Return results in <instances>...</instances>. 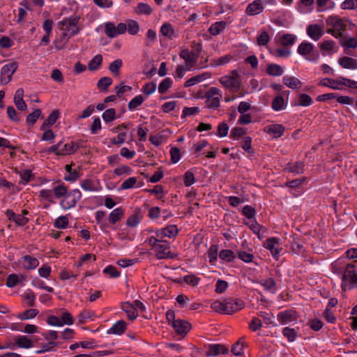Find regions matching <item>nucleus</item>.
<instances>
[{"instance_id": "obj_52", "label": "nucleus", "mask_w": 357, "mask_h": 357, "mask_svg": "<svg viewBox=\"0 0 357 357\" xmlns=\"http://www.w3.org/2000/svg\"><path fill=\"white\" fill-rule=\"evenodd\" d=\"M172 80L169 77L164 79L158 86V91L160 93H165L172 86Z\"/></svg>"}, {"instance_id": "obj_25", "label": "nucleus", "mask_w": 357, "mask_h": 357, "mask_svg": "<svg viewBox=\"0 0 357 357\" xmlns=\"http://www.w3.org/2000/svg\"><path fill=\"white\" fill-rule=\"evenodd\" d=\"M123 209L121 207L116 208L109 213L108 221L110 224L114 225L123 218Z\"/></svg>"}, {"instance_id": "obj_7", "label": "nucleus", "mask_w": 357, "mask_h": 357, "mask_svg": "<svg viewBox=\"0 0 357 357\" xmlns=\"http://www.w3.org/2000/svg\"><path fill=\"white\" fill-rule=\"evenodd\" d=\"M233 76H224L220 79V82L230 92L236 93L239 90L240 81L236 70L232 71Z\"/></svg>"}, {"instance_id": "obj_12", "label": "nucleus", "mask_w": 357, "mask_h": 357, "mask_svg": "<svg viewBox=\"0 0 357 357\" xmlns=\"http://www.w3.org/2000/svg\"><path fill=\"white\" fill-rule=\"evenodd\" d=\"M172 326L178 334L183 336L185 335L191 328L189 322L181 319H176V321H173Z\"/></svg>"}, {"instance_id": "obj_42", "label": "nucleus", "mask_w": 357, "mask_h": 357, "mask_svg": "<svg viewBox=\"0 0 357 357\" xmlns=\"http://www.w3.org/2000/svg\"><path fill=\"white\" fill-rule=\"evenodd\" d=\"M144 101V98L142 95H138L133 98L128 104V107L129 110L132 111L137 109L139 106H140L143 102Z\"/></svg>"}, {"instance_id": "obj_35", "label": "nucleus", "mask_w": 357, "mask_h": 357, "mask_svg": "<svg viewBox=\"0 0 357 357\" xmlns=\"http://www.w3.org/2000/svg\"><path fill=\"white\" fill-rule=\"evenodd\" d=\"M102 62V56L101 54L96 55L88 64V68L91 71L98 70Z\"/></svg>"}, {"instance_id": "obj_28", "label": "nucleus", "mask_w": 357, "mask_h": 357, "mask_svg": "<svg viewBox=\"0 0 357 357\" xmlns=\"http://www.w3.org/2000/svg\"><path fill=\"white\" fill-rule=\"evenodd\" d=\"M266 129L268 133L273 135L275 138L281 137L284 132V128L280 124L271 125L267 126Z\"/></svg>"}, {"instance_id": "obj_1", "label": "nucleus", "mask_w": 357, "mask_h": 357, "mask_svg": "<svg viewBox=\"0 0 357 357\" xmlns=\"http://www.w3.org/2000/svg\"><path fill=\"white\" fill-rule=\"evenodd\" d=\"M79 20V16L72 15L59 22V25L63 32L61 38L54 43L56 50H61L70 38L80 32L82 29L78 25Z\"/></svg>"}, {"instance_id": "obj_22", "label": "nucleus", "mask_w": 357, "mask_h": 357, "mask_svg": "<svg viewBox=\"0 0 357 357\" xmlns=\"http://www.w3.org/2000/svg\"><path fill=\"white\" fill-rule=\"evenodd\" d=\"M307 35L314 40H319L323 36L321 26L318 24H310L307 28Z\"/></svg>"}, {"instance_id": "obj_36", "label": "nucleus", "mask_w": 357, "mask_h": 357, "mask_svg": "<svg viewBox=\"0 0 357 357\" xmlns=\"http://www.w3.org/2000/svg\"><path fill=\"white\" fill-rule=\"evenodd\" d=\"M266 73L271 76H280L283 74V68L278 64L271 63L267 66Z\"/></svg>"}, {"instance_id": "obj_14", "label": "nucleus", "mask_w": 357, "mask_h": 357, "mask_svg": "<svg viewBox=\"0 0 357 357\" xmlns=\"http://www.w3.org/2000/svg\"><path fill=\"white\" fill-rule=\"evenodd\" d=\"M178 232V229L174 225H169L162 229L155 231L156 236L158 238H163L165 236L169 238H174Z\"/></svg>"}, {"instance_id": "obj_56", "label": "nucleus", "mask_w": 357, "mask_h": 357, "mask_svg": "<svg viewBox=\"0 0 357 357\" xmlns=\"http://www.w3.org/2000/svg\"><path fill=\"white\" fill-rule=\"evenodd\" d=\"M270 40V36L266 31H263L257 38V43L259 46L266 45Z\"/></svg>"}, {"instance_id": "obj_23", "label": "nucleus", "mask_w": 357, "mask_h": 357, "mask_svg": "<svg viewBox=\"0 0 357 357\" xmlns=\"http://www.w3.org/2000/svg\"><path fill=\"white\" fill-rule=\"evenodd\" d=\"M340 77L337 79L325 78L320 81L319 85L323 86H328L334 90H340L341 87Z\"/></svg>"}, {"instance_id": "obj_41", "label": "nucleus", "mask_w": 357, "mask_h": 357, "mask_svg": "<svg viewBox=\"0 0 357 357\" xmlns=\"http://www.w3.org/2000/svg\"><path fill=\"white\" fill-rule=\"evenodd\" d=\"M271 107L275 111L284 109V100L281 96L275 97L271 103Z\"/></svg>"}, {"instance_id": "obj_3", "label": "nucleus", "mask_w": 357, "mask_h": 357, "mask_svg": "<svg viewBox=\"0 0 357 357\" xmlns=\"http://www.w3.org/2000/svg\"><path fill=\"white\" fill-rule=\"evenodd\" d=\"M356 271V266L354 263H350L346 266L342 278L341 287L342 291H346L357 288Z\"/></svg>"}, {"instance_id": "obj_6", "label": "nucleus", "mask_w": 357, "mask_h": 357, "mask_svg": "<svg viewBox=\"0 0 357 357\" xmlns=\"http://www.w3.org/2000/svg\"><path fill=\"white\" fill-rule=\"evenodd\" d=\"M82 193L78 189H74L70 192H67L64 198L60 202V206L63 209H69L75 206L77 203L80 200Z\"/></svg>"}, {"instance_id": "obj_34", "label": "nucleus", "mask_w": 357, "mask_h": 357, "mask_svg": "<svg viewBox=\"0 0 357 357\" xmlns=\"http://www.w3.org/2000/svg\"><path fill=\"white\" fill-rule=\"evenodd\" d=\"M298 328L295 329L289 327H285L282 330V335L287 337L289 342H294L298 337Z\"/></svg>"}, {"instance_id": "obj_39", "label": "nucleus", "mask_w": 357, "mask_h": 357, "mask_svg": "<svg viewBox=\"0 0 357 357\" xmlns=\"http://www.w3.org/2000/svg\"><path fill=\"white\" fill-rule=\"evenodd\" d=\"M207 255L208 258V261L211 264H214L217 261L218 256V245H212L209 248L207 252Z\"/></svg>"}, {"instance_id": "obj_55", "label": "nucleus", "mask_w": 357, "mask_h": 357, "mask_svg": "<svg viewBox=\"0 0 357 357\" xmlns=\"http://www.w3.org/2000/svg\"><path fill=\"white\" fill-rule=\"evenodd\" d=\"M140 220L141 218L139 215V211L135 212L132 215L128 218L126 225L130 227H136L139 223Z\"/></svg>"}, {"instance_id": "obj_60", "label": "nucleus", "mask_w": 357, "mask_h": 357, "mask_svg": "<svg viewBox=\"0 0 357 357\" xmlns=\"http://www.w3.org/2000/svg\"><path fill=\"white\" fill-rule=\"evenodd\" d=\"M340 44L344 48H356L357 47V39L355 38H349V39H342L340 40Z\"/></svg>"}, {"instance_id": "obj_61", "label": "nucleus", "mask_w": 357, "mask_h": 357, "mask_svg": "<svg viewBox=\"0 0 357 357\" xmlns=\"http://www.w3.org/2000/svg\"><path fill=\"white\" fill-rule=\"evenodd\" d=\"M228 131V125L225 122H221L218 126L216 135L220 137H224L227 135Z\"/></svg>"}, {"instance_id": "obj_53", "label": "nucleus", "mask_w": 357, "mask_h": 357, "mask_svg": "<svg viewBox=\"0 0 357 357\" xmlns=\"http://www.w3.org/2000/svg\"><path fill=\"white\" fill-rule=\"evenodd\" d=\"M242 214L251 220L255 219L256 211L252 206L246 205L242 209Z\"/></svg>"}, {"instance_id": "obj_37", "label": "nucleus", "mask_w": 357, "mask_h": 357, "mask_svg": "<svg viewBox=\"0 0 357 357\" xmlns=\"http://www.w3.org/2000/svg\"><path fill=\"white\" fill-rule=\"evenodd\" d=\"M219 257L225 262H231L236 258V256L232 250L226 249L220 252Z\"/></svg>"}, {"instance_id": "obj_27", "label": "nucleus", "mask_w": 357, "mask_h": 357, "mask_svg": "<svg viewBox=\"0 0 357 357\" xmlns=\"http://www.w3.org/2000/svg\"><path fill=\"white\" fill-rule=\"evenodd\" d=\"M338 63L344 68H357V61L351 57L343 56L338 60Z\"/></svg>"}, {"instance_id": "obj_49", "label": "nucleus", "mask_w": 357, "mask_h": 357, "mask_svg": "<svg viewBox=\"0 0 357 357\" xmlns=\"http://www.w3.org/2000/svg\"><path fill=\"white\" fill-rule=\"evenodd\" d=\"M80 185L82 188L86 191H96L98 190L96 187L95 182L90 179H84L83 180Z\"/></svg>"}, {"instance_id": "obj_29", "label": "nucleus", "mask_w": 357, "mask_h": 357, "mask_svg": "<svg viewBox=\"0 0 357 357\" xmlns=\"http://www.w3.org/2000/svg\"><path fill=\"white\" fill-rule=\"evenodd\" d=\"M227 26V22L225 21L216 22L211 24L208 31L213 36H217L220 34Z\"/></svg>"}, {"instance_id": "obj_62", "label": "nucleus", "mask_w": 357, "mask_h": 357, "mask_svg": "<svg viewBox=\"0 0 357 357\" xmlns=\"http://www.w3.org/2000/svg\"><path fill=\"white\" fill-rule=\"evenodd\" d=\"M195 181L196 180L193 172L188 170L184 174L183 182L186 187L191 186Z\"/></svg>"}, {"instance_id": "obj_32", "label": "nucleus", "mask_w": 357, "mask_h": 357, "mask_svg": "<svg viewBox=\"0 0 357 357\" xmlns=\"http://www.w3.org/2000/svg\"><path fill=\"white\" fill-rule=\"evenodd\" d=\"M160 33L167 37V38L172 40L175 37V32L173 29L172 25L170 23H165L163 24L160 30Z\"/></svg>"}, {"instance_id": "obj_64", "label": "nucleus", "mask_w": 357, "mask_h": 357, "mask_svg": "<svg viewBox=\"0 0 357 357\" xmlns=\"http://www.w3.org/2000/svg\"><path fill=\"white\" fill-rule=\"evenodd\" d=\"M199 112H200V109L198 107H185L182 112L181 118L184 119L186 116L197 114Z\"/></svg>"}, {"instance_id": "obj_45", "label": "nucleus", "mask_w": 357, "mask_h": 357, "mask_svg": "<svg viewBox=\"0 0 357 357\" xmlns=\"http://www.w3.org/2000/svg\"><path fill=\"white\" fill-rule=\"evenodd\" d=\"M296 40V36L291 33L283 34L281 37L280 43L283 46L292 45Z\"/></svg>"}, {"instance_id": "obj_8", "label": "nucleus", "mask_w": 357, "mask_h": 357, "mask_svg": "<svg viewBox=\"0 0 357 357\" xmlns=\"http://www.w3.org/2000/svg\"><path fill=\"white\" fill-rule=\"evenodd\" d=\"M314 45L309 42L303 41L298 47V53L310 61H317L319 58L318 52L314 54Z\"/></svg>"}, {"instance_id": "obj_5", "label": "nucleus", "mask_w": 357, "mask_h": 357, "mask_svg": "<svg viewBox=\"0 0 357 357\" xmlns=\"http://www.w3.org/2000/svg\"><path fill=\"white\" fill-rule=\"evenodd\" d=\"M78 149L79 145L75 142L64 144L61 141L56 144L51 146L47 151L54 153L56 155H66L74 153Z\"/></svg>"}, {"instance_id": "obj_19", "label": "nucleus", "mask_w": 357, "mask_h": 357, "mask_svg": "<svg viewBox=\"0 0 357 357\" xmlns=\"http://www.w3.org/2000/svg\"><path fill=\"white\" fill-rule=\"evenodd\" d=\"M121 310L127 314L128 318L133 321L138 317V312L136 307L130 302H123L121 305Z\"/></svg>"}, {"instance_id": "obj_16", "label": "nucleus", "mask_w": 357, "mask_h": 357, "mask_svg": "<svg viewBox=\"0 0 357 357\" xmlns=\"http://www.w3.org/2000/svg\"><path fill=\"white\" fill-rule=\"evenodd\" d=\"M228 349L222 344H210L208 347L207 350L206 351V356H215L219 355L220 354H225L228 353Z\"/></svg>"}, {"instance_id": "obj_26", "label": "nucleus", "mask_w": 357, "mask_h": 357, "mask_svg": "<svg viewBox=\"0 0 357 357\" xmlns=\"http://www.w3.org/2000/svg\"><path fill=\"white\" fill-rule=\"evenodd\" d=\"M294 312L285 310L278 314V319L281 324H287L294 319Z\"/></svg>"}, {"instance_id": "obj_10", "label": "nucleus", "mask_w": 357, "mask_h": 357, "mask_svg": "<svg viewBox=\"0 0 357 357\" xmlns=\"http://www.w3.org/2000/svg\"><path fill=\"white\" fill-rule=\"evenodd\" d=\"M155 257L158 259H174L176 255L169 251V245L166 241H160L155 248Z\"/></svg>"}, {"instance_id": "obj_54", "label": "nucleus", "mask_w": 357, "mask_h": 357, "mask_svg": "<svg viewBox=\"0 0 357 357\" xmlns=\"http://www.w3.org/2000/svg\"><path fill=\"white\" fill-rule=\"evenodd\" d=\"M127 29L130 35H136L139 30V23L135 20H129L127 24Z\"/></svg>"}, {"instance_id": "obj_13", "label": "nucleus", "mask_w": 357, "mask_h": 357, "mask_svg": "<svg viewBox=\"0 0 357 357\" xmlns=\"http://www.w3.org/2000/svg\"><path fill=\"white\" fill-rule=\"evenodd\" d=\"M15 344H8L5 348H10L11 349H15L16 346L20 348L24 349H29L33 347L32 341L28 338L26 336L24 335H20L18 337H16L15 339Z\"/></svg>"}, {"instance_id": "obj_40", "label": "nucleus", "mask_w": 357, "mask_h": 357, "mask_svg": "<svg viewBox=\"0 0 357 357\" xmlns=\"http://www.w3.org/2000/svg\"><path fill=\"white\" fill-rule=\"evenodd\" d=\"M122 60L118 59L109 64V70L114 76H119L120 74V68L122 67Z\"/></svg>"}, {"instance_id": "obj_43", "label": "nucleus", "mask_w": 357, "mask_h": 357, "mask_svg": "<svg viewBox=\"0 0 357 357\" xmlns=\"http://www.w3.org/2000/svg\"><path fill=\"white\" fill-rule=\"evenodd\" d=\"M93 317H95L94 312L89 310H84L82 312H80L77 317L78 323L79 324H84L86 322V320L89 319H93Z\"/></svg>"}, {"instance_id": "obj_57", "label": "nucleus", "mask_w": 357, "mask_h": 357, "mask_svg": "<svg viewBox=\"0 0 357 357\" xmlns=\"http://www.w3.org/2000/svg\"><path fill=\"white\" fill-rule=\"evenodd\" d=\"M102 116L105 122H111L116 118V110L114 108L108 109L103 112Z\"/></svg>"}, {"instance_id": "obj_46", "label": "nucleus", "mask_w": 357, "mask_h": 357, "mask_svg": "<svg viewBox=\"0 0 357 357\" xmlns=\"http://www.w3.org/2000/svg\"><path fill=\"white\" fill-rule=\"evenodd\" d=\"M112 84V79L109 77L100 78L97 84L98 88L101 91H105Z\"/></svg>"}, {"instance_id": "obj_38", "label": "nucleus", "mask_w": 357, "mask_h": 357, "mask_svg": "<svg viewBox=\"0 0 357 357\" xmlns=\"http://www.w3.org/2000/svg\"><path fill=\"white\" fill-rule=\"evenodd\" d=\"M313 101L311 97L306 93H301L298 96V100L295 103V106L307 107L312 104Z\"/></svg>"}, {"instance_id": "obj_48", "label": "nucleus", "mask_w": 357, "mask_h": 357, "mask_svg": "<svg viewBox=\"0 0 357 357\" xmlns=\"http://www.w3.org/2000/svg\"><path fill=\"white\" fill-rule=\"evenodd\" d=\"M68 218L66 216L62 215L55 220L54 225L58 229H66L68 227Z\"/></svg>"}, {"instance_id": "obj_24", "label": "nucleus", "mask_w": 357, "mask_h": 357, "mask_svg": "<svg viewBox=\"0 0 357 357\" xmlns=\"http://www.w3.org/2000/svg\"><path fill=\"white\" fill-rule=\"evenodd\" d=\"M283 83L292 89H300L302 86V82L298 78L292 76L283 77Z\"/></svg>"}, {"instance_id": "obj_21", "label": "nucleus", "mask_w": 357, "mask_h": 357, "mask_svg": "<svg viewBox=\"0 0 357 357\" xmlns=\"http://www.w3.org/2000/svg\"><path fill=\"white\" fill-rule=\"evenodd\" d=\"M127 328V324L123 320L116 321L113 326L107 331V333L109 335H121L126 331Z\"/></svg>"}, {"instance_id": "obj_50", "label": "nucleus", "mask_w": 357, "mask_h": 357, "mask_svg": "<svg viewBox=\"0 0 357 357\" xmlns=\"http://www.w3.org/2000/svg\"><path fill=\"white\" fill-rule=\"evenodd\" d=\"M206 104L208 109H216L220 106V97L218 96L215 98H206Z\"/></svg>"}, {"instance_id": "obj_59", "label": "nucleus", "mask_w": 357, "mask_h": 357, "mask_svg": "<svg viewBox=\"0 0 357 357\" xmlns=\"http://www.w3.org/2000/svg\"><path fill=\"white\" fill-rule=\"evenodd\" d=\"M246 131L245 128L240 127H234L231 129L230 132V138L233 139H236L243 136L245 134Z\"/></svg>"}, {"instance_id": "obj_17", "label": "nucleus", "mask_w": 357, "mask_h": 357, "mask_svg": "<svg viewBox=\"0 0 357 357\" xmlns=\"http://www.w3.org/2000/svg\"><path fill=\"white\" fill-rule=\"evenodd\" d=\"M305 163L301 161H296L294 163L289 162L286 165L284 171L294 173L295 174H301L304 172Z\"/></svg>"}, {"instance_id": "obj_33", "label": "nucleus", "mask_w": 357, "mask_h": 357, "mask_svg": "<svg viewBox=\"0 0 357 357\" xmlns=\"http://www.w3.org/2000/svg\"><path fill=\"white\" fill-rule=\"evenodd\" d=\"M68 190V187L63 183L52 188L54 197L57 199L64 198Z\"/></svg>"}, {"instance_id": "obj_11", "label": "nucleus", "mask_w": 357, "mask_h": 357, "mask_svg": "<svg viewBox=\"0 0 357 357\" xmlns=\"http://www.w3.org/2000/svg\"><path fill=\"white\" fill-rule=\"evenodd\" d=\"M179 56L185 61L187 70H190L193 67L198 58V54H195V52H190L186 49L182 50Z\"/></svg>"}, {"instance_id": "obj_47", "label": "nucleus", "mask_w": 357, "mask_h": 357, "mask_svg": "<svg viewBox=\"0 0 357 357\" xmlns=\"http://www.w3.org/2000/svg\"><path fill=\"white\" fill-rule=\"evenodd\" d=\"M136 12L138 14H145V15H151L153 12V9L151 7L145 3H138L136 8Z\"/></svg>"}, {"instance_id": "obj_31", "label": "nucleus", "mask_w": 357, "mask_h": 357, "mask_svg": "<svg viewBox=\"0 0 357 357\" xmlns=\"http://www.w3.org/2000/svg\"><path fill=\"white\" fill-rule=\"evenodd\" d=\"M247 344L245 338L241 337L231 347V353L235 356H241L243 354V348Z\"/></svg>"}, {"instance_id": "obj_15", "label": "nucleus", "mask_w": 357, "mask_h": 357, "mask_svg": "<svg viewBox=\"0 0 357 357\" xmlns=\"http://www.w3.org/2000/svg\"><path fill=\"white\" fill-rule=\"evenodd\" d=\"M264 10V5L261 0H255L249 3L246 8L245 13L247 15L253 16L257 15Z\"/></svg>"}, {"instance_id": "obj_18", "label": "nucleus", "mask_w": 357, "mask_h": 357, "mask_svg": "<svg viewBox=\"0 0 357 357\" xmlns=\"http://www.w3.org/2000/svg\"><path fill=\"white\" fill-rule=\"evenodd\" d=\"M278 243L279 239L278 238L271 237L266 240L264 243V246L271 252L273 257H276L279 255L281 250L275 247V245Z\"/></svg>"}, {"instance_id": "obj_44", "label": "nucleus", "mask_w": 357, "mask_h": 357, "mask_svg": "<svg viewBox=\"0 0 357 357\" xmlns=\"http://www.w3.org/2000/svg\"><path fill=\"white\" fill-rule=\"evenodd\" d=\"M39 311L36 309H29L25 310L23 313H21L17 315V318L21 320H26L34 318L38 314Z\"/></svg>"}, {"instance_id": "obj_63", "label": "nucleus", "mask_w": 357, "mask_h": 357, "mask_svg": "<svg viewBox=\"0 0 357 357\" xmlns=\"http://www.w3.org/2000/svg\"><path fill=\"white\" fill-rule=\"evenodd\" d=\"M204 79H205V77H204V74L196 75V76L192 77L190 78L189 79H188L185 82L184 86L185 87L192 86L197 83L202 82Z\"/></svg>"}, {"instance_id": "obj_4", "label": "nucleus", "mask_w": 357, "mask_h": 357, "mask_svg": "<svg viewBox=\"0 0 357 357\" xmlns=\"http://www.w3.org/2000/svg\"><path fill=\"white\" fill-rule=\"evenodd\" d=\"M326 24L331 27L328 29L326 32L333 35L335 38H342V31L347 28L345 22L337 17H329L326 20Z\"/></svg>"}, {"instance_id": "obj_30", "label": "nucleus", "mask_w": 357, "mask_h": 357, "mask_svg": "<svg viewBox=\"0 0 357 357\" xmlns=\"http://www.w3.org/2000/svg\"><path fill=\"white\" fill-rule=\"evenodd\" d=\"M24 261L23 266L25 269H34L39 265L38 260L30 255H25L22 257Z\"/></svg>"}, {"instance_id": "obj_20", "label": "nucleus", "mask_w": 357, "mask_h": 357, "mask_svg": "<svg viewBox=\"0 0 357 357\" xmlns=\"http://www.w3.org/2000/svg\"><path fill=\"white\" fill-rule=\"evenodd\" d=\"M24 93V89L20 88L15 91L14 96V103L17 109L21 111H25L27 109V105L23 100Z\"/></svg>"}, {"instance_id": "obj_9", "label": "nucleus", "mask_w": 357, "mask_h": 357, "mask_svg": "<svg viewBox=\"0 0 357 357\" xmlns=\"http://www.w3.org/2000/svg\"><path fill=\"white\" fill-rule=\"evenodd\" d=\"M18 67L15 61L5 64L1 69L0 81L2 84H7L12 79L13 75L15 73Z\"/></svg>"}, {"instance_id": "obj_51", "label": "nucleus", "mask_w": 357, "mask_h": 357, "mask_svg": "<svg viewBox=\"0 0 357 357\" xmlns=\"http://www.w3.org/2000/svg\"><path fill=\"white\" fill-rule=\"evenodd\" d=\"M42 114V112L40 109H35L32 113L29 114L26 119V121L28 124L33 125L34 124L37 120L39 119Z\"/></svg>"}, {"instance_id": "obj_2", "label": "nucleus", "mask_w": 357, "mask_h": 357, "mask_svg": "<svg viewBox=\"0 0 357 357\" xmlns=\"http://www.w3.org/2000/svg\"><path fill=\"white\" fill-rule=\"evenodd\" d=\"M244 306L245 303L242 299L229 298L222 301H215L211 303V307L220 314H232L242 310Z\"/></svg>"}, {"instance_id": "obj_58", "label": "nucleus", "mask_w": 357, "mask_h": 357, "mask_svg": "<svg viewBox=\"0 0 357 357\" xmlns=\"http://www.w3.org/2000/svg\"><path fill=\"white\" fill-rule=\"evenodd\" d=\"M105 33L109 38L116 36V26L112 22H107L105 25Z\"/></svg>"}]
</instances>
